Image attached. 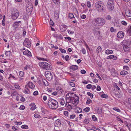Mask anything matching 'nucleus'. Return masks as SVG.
<instances>
[{
    "label": "nucleus",
    "instance_id": "f257e3e1",
    "mask_svg": "<svg viewBox=\"0 0 131 131\" xmlns=\"http://www.w3.org/2000/svg\"><path fill=\"white\" fill-rule=\"evenodd\" d=\"M105 20L103 18H96L94 19L93 24L95 26H101L105 24Z\"/></svg>",
    "mask_w": 131,
    "mask_h": 131
},
{
    "label": "nucleus",
    "instance_id": "f03ea898",
    "mask_svg": "<svg viewBox=\"0 0 131 131\" xmlns=\"http://www.w3.org/2000/svg\"><path fill=\"white\" fill-rule=\"evenodd\" d=\"M49 107L52 109H55L58 107V103L56 100L51 99L49 100L48 103Z\"/></svg>",
    "mask_w": 131,
    "mask_h": 131
},
{
    "label": "nucleus",
    "instance_id": "7ed1b4c3",
    "mask_svg": "<svg viewBox=\"0 0 131 131\" xmlns=\"http://www.w3.org/2000/svg\"><path fill=\"white\" fill-rule=\"evenodd\" d=\"M38 64L40 67L43 69L46 70H49L50 69V65L47 62H40Z\"/></svg>",
    "mask_w": 131,
    "mask_h": 131
},
{
    "label": "nucleus",
    "instance_id": "20e7f679",
    "mask_svg": "<svg viewBox=\"0 0 131 131\" xmlns=\"http://www.w3.org/2000/svg\"><path fill=\"white\" fill-rule=\"evenodd\" d=\"M95 5L99 12H102L103 11V4L101 2H97L95 3Z\"/></svg>",
    "mask_w": 131,
    "mask_h": 131
},
{
    "label": "nucleus",
    "instance_id": "39448f33",
    "mask_svg": "<svg viewBox=\"0 0 131 131\" xmlns=\"http://www.w3.org/2000/svg\"><path fill=\"white\" fill-rule=\"evenodd\" d=\"M13 11L12 13V18L14 20L16 19L19 15V12L17 9L13 10Z\"/></svg>",
    "mask_w": 131,
    "mask_h": 131
},
{
    "label": "nucleus",
    "instance_id": "423d86ee",
    "mask_svg": "<svg viewBox=\"0 0 131 131\" xmlns=\"http://www.w3.org/2000/svg\"><path fill=\"white\" fill-rule=\"evenodd\" d=\"M107 7L111 10H112L114 7V2L113 0H109L107 5Z\"/></svg>",
    "mask_w": 131,
    "mask_h": 131
},
{
    "label": "nucleus",
    "instance_id": "0eeeda50",
    "mask_svg": "<svg viewBox=\"0 0 131 131\" xmlns=\"http://www.w3.org/2000/svg\"><path fill=\"white\" fill-rule=\"evenodd\" d=\"M131 42L130 41H127L126 44L124 45L123 46L124 51L126 52H129L130 50L129 45L131 44Z\"/></svg>",
    "mask_w": 131,
    "mask_h": 131
},
{
    "label": "nucleus",
    "instance_id": "6e6552de",
    "mask_svg": "<svg viewBox=\"0 0 131 131\" xmlns=\"http://www.w3.org/2000/svg\"><path fill=\"white\" fill-rule=\"evenodd\" d=\"M33 10V6L31 3H29L27 4L26 10L28 14H30Z\"/></svg>",
    "mask_w": 131,
    "mask_h": 131
},
{
    "label": "nucleus",
    "instance_id": "1a4fd4ad",
    "mask_svg": "<svg viewBox=\"0 0 131 131\" xmlns=\"http://www.w3.org/2000/svg\"><path fill=\"white\" fill-rule=\"evenodd\" d=\"M24 45L27 48H29L31 46V42L28 38H25L23 43Z\"/></svg>",
    "mask_w": 131,
    "mask_h": 131
},
{
    "label": "nucleus",
    "instance_id": "9d476101",
    "mask_svg": "<svg viewBox=\"0 0 131 131\" xmlns=\"http://www.w3.org/2000/svg\"><path fill=\"white\" fill-rule=\"evenodd\" d=\"M45 74L46 78L48 80L51 81L52 80L53 78L52 75L50 71H46Z\"/></svg>",
    "mask_w": 131,
    "mask_h": 131
},
{
    "label": "nucleus",
    "instance_id": "9b49d317",
    "mask_svg": "<svg viewBox=\"0 0 131 131\" xmlns=\"http://www.w3.org/2000/svg\"><path fill=\"white\" fill-rule=\"evenodd\" d=\"M28 86L29 88L31 89H33L35 87L34 84L32 82H29L28 84L25 86V88L28 91L29 90L27 88V86Z\"/></svg>",
    "mask_w": 131,
    "mask_h": 131
},
{
    "label": "nucleus",
    "instance_id": "f8f14e48",
    "mask_svg": "<svg viewBox=\"0 0 131 131\" xmlns=\"http://www.w3.org/2000/svg\"><path fill=\"white\" fill-rule=\"evenodd\" d=\"M67 95V96H68L69 97L71 98L73 100H74L76 98V96H77L74 93H68Z\"/></svg>",
    "mask_w": 131,
    "mask_h": 131
},
{
    "label": "nucleus",
    "instance_id": "ddd939ff",
    "mask_svg": "<svg viewBox=\"0 0 131 131\" xmlns=\"http://www.w3.org/2000/svg\"><path fill=\"white\" fill-rule=\"evenodd\" d=\"M75 97V99H74V100L73 101V100H72V103L74 105H75V106H76L79 103V97L77 96H76Z\"/></svg>",
    "mask_w": 131,
    "mask_h": 131
},
{
    "label": "nucleus",
    "instance_id": "4468645a",
    "mask_svg": "<svg viewBox=\"0 0 131 131\" xmlns=\"http://www.w3.org/2000/svg\"><path fill=\"white\" fill-rule=\"evenodd\" d=\"M61 124V123L59 119H58L55 121L54 126L55 127H60Z\"/></svg>",
    "mask_w": 131,
    "mask_h": 131
},
{
    "label": "nucleus",
    "instance_id": "2eb2a0df",
    "mask_svg": "<svg viewBox=\"0 0 131 131\" xmlns=\"http://www.w3.org/2000/svg\"><path fill=\"white\" fill-rule=\"evenodd\" d=\"M59 12L58 10H56L54 11V18L56 19H58L59 16Z\"/></svg>",
    "mask_w": 131,
    "mask_h": 131
},
{
    "label": "nucleus",
    "instance_id": "dca6fc26",
    "mask_svg": "<svg viewBox=\"0 0 131 131\" xmlns=\"http://www.w3.org/2000/svg\"><path fill=\"white\" fill-rule=\"evenodd\" d=\"M124 34L123 31H119L118 33L117 36L118 38H121L124 37Z\"/></svg>",
    "mask_w": 131,
    "mask_h": 131
},
{
    "label": "nucleus",
    "instance_id": "f3484780",
    "mask_svg": "<svg viewBox=\"0 0 131 131\" xmlns=\"http://www.w3.org/2000/svg\"><path fill=\"white\" fill-rule=\"evenodd\" d=\"M24 55H26L27 56L30 57L32 56L31 52L28 50H26L23 52Z\"/></svg>",
    "mask_w": 131,
    "mask_h": 131
},
{
    "label": "nucleus",
    "instance_id": "a211bd4d",
    "mask_svg": "<svg viewBox=\"0 0 131 131\" xmlns=\"http://www.w3.org/2000/svg\"><path fill=\"white\" fill-rule=\"evenodd\" d=\"M21 21H18L15 22L13 25V26L15 28H16L19 26V23H21Z\"/></svg>",
    "mask_w": 131,
    "mask_h": 131
},
{
    "label": "nucleus",
    "instance_id": "6ab92c4d",
    "mask_svg": "<svg viewBox=\"0 0 131 131\" xmlns=\"http://www.w3.org/2000/svg\"><path fill=\"white\" fill-rule=\"evenodd\" d=\"M111 73L113 77H115L117 75L116 72L114 69L113 68L111 71Z\"/></svg>",
    "mask_w": 131,
    "mask_h": 131
},
{
    "label": "nucleus",
    "instance_id": "aec40b11",
    "mask_svg": "<svg viewBox=\"0 0 131 131\" xmlns=\"http://www.w3.org/2000/svg\"><path fill=\"white\" fill-rule=\"evenodd\" d=\"M68 97H69L68 96H67V95L66 98V102L68 103H72L73 100Z\"/></svg>",
    "mask_w": 131,
    "mask_h": 131
},
{
    "label": "nucleus",
    "instance_id": "412c9836",
    "mask_svg": "<svg viewBox=\"0 0 131 131\" xmlns=\"http://www.w3.org/2000/svg\"><path fill=\"white\" fill-rule=\"evenodd\" d=\"M54 37L58 38H62V36L60 34H54Z\"/></svg>",
    "mask_w": 131,
    "mask_h": 131
},
{
    "label": "nucleus",
    "instance_id": "4be33fe9",
    "mask_svg": "<svg viewBox=\"0 0 131 131\" xmlns=\"http://www.w3.org/2000/svg\"><path fill=\"white\" fill-rule=\"evenodd\" d=\"M78 68V66L75 65L71 66L70 67V69L74 71L76 70Z\"/></svg>",
    "mask_w": 131,
    "mask_h": 131
},
{
    "label": "nucleus",
    "instance_id": "5701e85b",
    "mask_svg": "<svg viewBox=\"0 0 131 131\" xmlns=\"http://www.w3.org/2000/svg\"><path fill=\"white\" fill-rule=\"evenodd\" d=\"M120 74L122 75H126L128 74V72L126 71L123 70L120 73Z\"/></svg>",
    "mask_w": 131,
    "mask_h": 131
},
{
    "label": "nucleus",
    "instance_id": "b1692460",
    "mask_svg": "<svg viewBox=\"0 0 131 131\" xmlns=\"http://www.w3.org/2000/svg\"><path fill=\"white\" fill-rule=\"evenodd\" d=\"M15 38L17 39H20L21 38V36L19 34H16L15 36Z\"/></svg>",
    "mask_w": 131,
    "mask_h": 131
},
{
    "label": "nucleus",
    "instance_id": "393cba45",
    "mask_svg": "<svg viewBox=\"0 0 131 131\" xmlns=\"http://www.w3.org/2000/svg\"><path fill=\"white\" fill-rule=\"evenodd\" d=\"M113 53V51L112 50H110L108 49L105 52L106 54H112Z\"/></svg>",
    "mask_w": 131,
    "mask_h": 131
},
{
    "label": "nucleus",
    "instance_id": "a878e982",
    "mask_svg": "<svg viewBox=\"0 0 131 131\" xmlns=\"http://www.w3.org/2000/svg\"><path fill=\"white\" fill-rule=\"evenodd\" d=\"M126 31L128 33H130L131 32V25H130L128 27Z\"/></svg>",
    "mask_w": 131,
    "mask_h": 131
},
{
    "label": "nucleus",
    "instance_id": "bb28decb",
    "mask_svg": "<svg viewBox=\"0 0 131 131\" xmlns=\"http://www.w3.org/2000/svg\"><path fill=\"white\" fill-rule=\"evenodd\" d=\"M126 15L127 16L131 17V12L130 10H128L126 13Z\"/></svg>",
    "mask_w": 131,
    "mask_h": 131
},
{
    "label": "nucleus",
    "instance_id": "cd10ccee",
    "mask_svg": "<svg viewBox=\"0 0 131 131\" xmlns=\"http://www.w3.org/2000/svg\"><path fill=\"white\" fill-rule=\"evenodd\" d=\"M105 18L107 20L110 21L112 19V18L110 15H108L106 16Z\"/></svg>",
    "mask_w": 131,
    "mask_h": 131
},
{
    "label": "nucleus",
    "instance_id": "c85d7f7f",
    "mask_svg": "<svg viewBox=\"0 0 131 131\" xmlns=\"http://www.w3.org/2000/svg\"><path fill=\"white\" fill-rule=\"evenodd\" d=\"M42 82L44 84L45 86H48V82L45 79H42Z\"/></svg>",
    "mask_w": 131,
    "mask_h": 131
},
{
    "label": "nucleus",
    "instance_id": "c756f323",
    "mask_svg": "<svg viewBox=\"0 0 131 131\" xmlns=\"http://www.w3.org/2000/svg\"><path fill=\"white\" fill-rule=\"evenodd\" d=\"M102 49L101 47L100 46H99L96 50L97 52L99 53L101 52V51Z\"/></svg>",
    "mask_w": 131,
    "mask_h": 131
},
{
    "label": "nucleus",
    "instance_id": "7c9ffc66",
    "mask_svg": "<svg viewBox=\"0 0 131 131\" xmlns=\"http://www.w3.org/2000/svg\"><path fill=\"white\" fill-rule=\"evenodd\" d=\"M69 17L70 18H74V15L72 13H70L69 14Z\"/></svg>",
    "mask_w": 131,
    "mask_h": 131
},
{
    "label": "nucleus",
    "instance_id": "2f4dec72",
    "mask_svg": "<svg viewBox=\"0 0 131 131\" xmlns=\"http://www.w3.org/2000/svg\"><path fill=\"white\" fill-rule=\"evenodd\" d=\"M21 128L23 129H27L28 128V126L26 125H24L21 126Z\"/></svg>",
    "mask_w": 131,
    "mask_h": 131
},
{
    "label": "nucleus",
    "instance_id": "473e14b6",
    "mask_svg": "<svg viewBox=\"0 0 131 131\" xmlns=\"http://www.w3.org/2000/svg\"><path fill=\"white\" fill-rule=\"evenodd\" d=\"M113 109L115 111L118 112H121L120 110L117 107H115L113 108Z\"/></svg>",
    "mask_w": 131,
    "mask_h": 131
},
{
    "label": "nucleus",
    "instance_id": "72a5a7b5",
    "mask_svg": "<svg viewBox=\"0 0 131 131\" xmlns=\"http://www.w3.org/2000/svg\"><path fill=\"white\" fill-rule=\"evenodd\" d=\"M32 105V106L30 108V110H34L36 108V106L35 104H33Z\"/></svg>",
    "mask_w": 131,
    "mask_h": 131
},
{
    "label": "nucleus",
    "instance_id": "f704fd0d",
    "mask_svg": "<svg viewBox=\"0 0 131 131\" xmlns=\"http://www.w3.org/2000/svg\"><path fill=\"white\" fill-rule=\"evenodd\" d=\"M31 32L33 35H34V36L35 35L36 33V30H35V29H32L31 31Z\"/></svg>",
    "mask_w": 131,
    "mask_h": 131
},
{
    "label": "nucleus",
    "instance_id": "c9c22d12",
    "mask_svg": "<svg viewBox=\"0 0 131 131\" xmlns=\"http://www.w3.org/2000/svg\"><path fill=\"white\" fill-rule=\"evenodd\" d=\"M67 107H68V108L69 109V110H71L73 108V106L72 105H70V104H68Z\"/></svg>",
    "mask_w": 131,
    "mask_h": 131
},
{
    "label": "nucleus",
    "instance_id": "e433bc0d",
    "mask_svg": "<svg viewBox=\"0 0 131 131\" xmlns=\"http://www.w3.org/2000/svg\"><path fill=\"white\" fill-rule=\"evenodd\" d=\"M97 111V113L99 114H101L102 113V110L101 108H98Z\"/></svg>",
    "mask_w": 131,
    "mask_h": 131
},
{
    "label": "nucleus",
    "instance_id": "4c0bfd02",
    "mask_svg": "<svg viewBox=\"0 0 131 131\" xmlns=\"http://www.w3.org/2000/svg\"><path fill=\"white\" fill-rule=\"evenodd\" d=\"M90 108L89 107H87L85 108H84L83 109V111L86 112H88L90 111Z\"/></svg>",
    "mask_w": 131,
    "mask_h": 131
},
{
    "label": "nucleus",
    "instance_id": "58836bf2",
    "mask_svg": "<svg viewBox=\"0 0 131 131\" xmlns=\"http://www.w3.org/2000/svg\"><path fill=\"white\" fill-rule=\"evenodd\" d=\"M70 85L72 87H74L75 86V84L73 82H69Z\"/></svg>",
    "mask_w": 131,
    "mask_h": 131
},
{
    "label": "nucleus",
    "instance_id": "ea45409f",
    "mask_svg": "<svg viewBox=\"0 0 131 131\" xmlns=\"http://www.w3.org/2000/svg\"><path fill=\"white\" fill-rule=\"evenodd\" d=\"M11 52L10 51H6L5 54L6 56H9L10 55Z\"/></svg>",
    "mask_w": 131,
    "mask_h": 131
},
{
    "label": "nucleus",
    "instance_id": "a19ab883",
    "mask_svg": "<svg viewBox=\"0 0 131 131\" xmlns=\"http://www.w3.org/2000/svg\"><path fill=\"white\" fill-rule=\"evenodd\" d=\"M113 57H114V56L113 55H111L107 56V59H112L113 58Z\"/></svg>",
    "mask_w": 131,
    "mask_h": 131
},
{
    "label": "nucleus",
    "instance_id": "79ce46f5",
    "mask_svg": "<svg viewBox=\"0 0 131 131\" xmlns=\"http://www.w3.org/2000/svg\"><path fill=\"white\" fill-rule=\"evenodd\" d=\"M102 97L105 98H107L108 97V96L107 94H104L101 95Z\"/></svg>",
    "mask_w": 131,
    "mask_h": 131
},
{
    "label": "nucleus",
    "instance_id": "37998d69",
    "mask_svg": "<svg viewBox=\"0 0 131 131\" xmlns=\"http://www.w3.org/2000/svg\"><path fill=\"white\" fill-rule=\"evenodd\" d=\"M116 29H114L113 27H111L110 29V31L111 32H113L116 31Z\"/></svg>",
    "mask_w": 131,
    "mask_h": 131
},
{
    "label": "nucleus",
    "instance_id": "c03bdc74",
    "mask_svg": "<svg viewBox=\"0 0 131 131\" xmlns=\"http://www.w3.org/2000/svg\"><path fill=\"white\" fill-rule=\"evenodd\" d=\"M64 103L65 101L63 99H61V101L60 102V104L61 105H63L64 104Z\"/></svg>",
    "mask_w": 131,
    "mask_h": 131
},
{
    "label": "nucleus",
    "instance_id": "a18cd8bd",
    "mask_svg": "<svg viewBox=\"0 0 131 131\" xmlns=\"http://www.w3.org/2000/svg\"><path fill=\"white\" fill-rule=\"evenodd\" d=\"M121 23L122 24L125 26L127 25V24L126 22L124 20L122 21H121Z\"/></svg>",
    "mask_w": 131,
    "mask_h": 131
},
{
    "label": "nucleus",
    "instance_id": "49530a36",
    "mask_svg": "<svg viewBox=\"0 0 131 131\" xmlns=\"http://www.w3.org/2000/svg\"><path fill=\"white\" fill-rule=\"evenodd\" d=\"M19 75L20 77H23L24 75V73L22 71H20L19 72Z\"/></svg>",
    "mask_w": 131,
    "mask_h": 131
},
{
    "label": "nucleus",
    "instance_id": "de8ad7c7",
    "mask_svg": "<svg viewBox=\"0 0 131 131\" xmlns=\"http://www.w3.org/2000/svg\"><path fill=\"white\" fill-rule=\"evenodd\" d=\"M84 122L85 123V124H88L89 122V120L87 119H85L84 121Z\"/></svg>",
    "mask_w": 131,
    "mask_h": 131
},
{
    "label": "nucleus",
    "instance_id": "09e8293b",
    "mask_svg": "<svg viewBox=\"0 0 131 131\" xmlns=\"http://www.w3.org/2000/svg\"><path fill=\"white\" fill-rule=\"evenodd\" d=\"M64 114L66 116H68L69 115V113L67 111H65L64 112Z\"/></svg>",
    "mask_w": 131,
    "mask_h": 131
},
{
    "label": "nucleus",
    "instance_id": "8fccbe9b",
    "mask_svg": "<svg viewBox=\"0 0 131 131\" xmlns=\"http://www.w3.org/2000/svg\"><path fill=\"white\" fill-rule=\"evenodd\" d=\"M123 68L124 69H126L127 70H129V67L128 66H124L123 67Z\"/></svg>",
    "mask_w": 131,
    "mask_h": 131
},
{
    "label": "nucleus",
    "instance_id": "3c124183",
    "mask_svg": "<svg viewBox=\"0 0 131 131\" xmlns=\"http://www.w3.org/2000/svg\"><path fill=\"white\" fill-rule=\"evenodd\" d=\"M128 102L131 108V97L128 99Z\"/></svg>",
    "mask_w": 131,
    "mask_h": 131
},
{
    "label": "nucleus",
    "instance_id": "603ef678",
    "mask_svg": "<svg viewBox=\"0 0 131 131\" xmlns=\"http://www.w3.org/2000/svg\"><path fill=\"white\" fill-rule=\"evenodd\" d=\"M25 107L23 105H21L20 106L19 109L21 110H24L25 109Z\"/></svg>",
    "mask_w": 131,
    "mask_h": 131
},
{
    "label": "nucleus",
    "instance_id": "864d4df0",
    "mask_svg": "<svg viewBox=\"0 0 131 131\" xmlns=\"http://www.w3.org/2000/svg\"><path fill=\"white\" fill-rule=\"evenodd\" d=\"M92 118L94 121H95L97 120V118L94 115L92 116Z\"/></svg>",
    "mask_w": 131,
    "mask_h": 131
},
{
    "label": "nucleus",
    "instance_id": "5fc2aeb1",
    "mask_svg": "<svg viewBox=\"0 0 131 131\" xmlns=\"http://www.w3.org/2000/svg\"><path fill=\"white\" fill-rule=\"evenodd\" d=\"M92 102V101L90 99L88 100L86 102V103L87 104H89Z\"/></svg>",
    "mask_w": 131,
    "mask_h": 131
},
{
    "label": "nucleus",
    "instance_id": "6e6d98bb",
    "mask_svg": "<svg viewBox=\"0 0 131 131\" xmlns=\"http://www.w3.org/2000/svg\"><path fill=\"white\" fill-rule=\"evenodd\" d=\"M92 87V85L91 84H89L86 86V88L88 89H91Z\"/></svg>",
    "mask_w": 131,
    "mask_h": 131
},
{
    "label": "nucleus",
    "instance_id": "4d7b16f0",
    "mask_svg": "<svg viewBox=\"0 0 131 131\" xmlns=\"http://www.w3.org/2000/svg\"><path fill=\"white\" fill-rule=\"evenodd\" d=\"M69 59V57L68 55L66 56L65 58V59L67 61H68Z\"/></svg>",
    "mask_w": 131,
    "mask_h": 131
},
{
    "label": "nucleus",
    "instance_id": "13d9d810",
    "mask_svg": "<svg viewBox=\"0 0 131 131\" xmlns=\"http://www.w3.org/2000/svg\"><path fill=\"white\" fill-rule=\"evenodd\" d=\"M15 87L16 89H19L20 88V86L18 84H15Z\"/></svg>",
    "mask_w": 131,
    "mask_h": 131
},
{
    "label": "nucleus",
    "instance_id": "bf43d9fd",
    "mask_svg": "<svg viewBox=\"0 0 131 131\" xmlns=\"http://www.w3.org/2000/svg\"><path fill=\"white\" fill-rule=\"evenodd\" d=\"M81 51L83 54H85L86 53V50L84 48H83L81 50Z\"/></svg>",
    "mask_w": 131,
    "mask_h": 131
},
{
    "label": "nucleus",
    "instance_id": "052dcab7",
    "mask_svg": "<svg viewBox=\"0 0 131 131\" xmlns=\"http://www.w3.org/2000/svg\"><path fill=\"white\" fill-rule=\"evenodd\" d=\"M53 2L55 3L56 4H58L59 3V0H52Z\"/></svg>",
    "mask_w": 131,
    "mask_h": 131
},
{
    "label": "nucleus",
    "instance_id": "680f3d73",
    "mask_svg": "<svg viewBox=\"0 0 131 131\" xmlns=\"http://www.w3.org/2000/svg\"><path fill=\"white\" fill-rule=\"evenodd\" d=\"M61 52L63 53H65L66 52V51L65 50L62 49H61L60 50Z\"/></svg>",
    "mask_w": 131,
    "mask_h": 131
},
{
    "label": "nucleus",
    "instance_id": "e2e57ef3",
    "mask_svg": "<svg viewBox=\"0 0 131 131\" xmlns=\"http://www.w3.org/2000/svg\"><path fill=\"white\" fill-rule=\"evenodd\" d=\"M87 6L89 8L91 7V5L90 2L89 1H88L87 3Z\"/></svg>",
    "mask_w": 131,
    "mask_h": 131
},
{
    "label": "nucleus",
    "instance_id": "0e129e2a",
    "mask_svg": "<svg viewBox=\"0 0 131 131\" xmlns=\"http://www.w3.org/2000/svg\"><path fill=\"white\" fill-rule=\"evenodd\" d=\"M82 109L80 108H79L78 110V113H80L82 112Z\"/></svg>",
    "mask_w": 131,
    "mask_h": 131
},
{
    "label": "nucleus",
    "instance_id": "69168bd1",
    "mask_svg": "<svg viewBox=\"0 0 131 131\" xmlns=\"http://www.w3.org/2000/svg\"><path fill=\"white\" fill-rule=\"evenodd\" d=\"M34 117L36 118H39L40 116L37 114H35L34 115Z\"/></svg>",
    "mask_w": 131,
    "mask_h": 131
},
{
    "label": "nucleus",
    "instance_id": "338daca9",
    "mask_svg": "<svg viewBox=\"0 0 131 131\" xmlns=\"http://www.w3.org/2000/svg\"><path fill=\"white\" fill-rule=\"evenodd\" d=\"M75 115L74 114H72L70 116V119H73L75 117Z\"/></svg>",
    "mask_w": 131,
    "mask_h": 131
},
{
    "label": "nucleus",
    "instance_id": "774afa93",
    "mask_svg": "<svg viewBox=\"0 0 131 131\" xmlns=\"http://www.w3.org/2000/svg\"><path fill=\"white\" fill-rule=\"evenodd\" d=\"M38 94V91H35L33 93V95H37Z\"/></svg>",
    "mask_w": 131,
    "mask_h": 131
}]
</instances>
